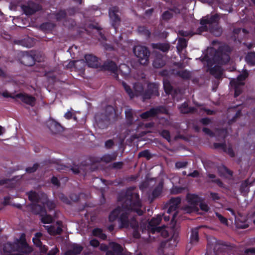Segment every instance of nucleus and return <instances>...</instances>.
<instances>
[{"label": "nucleus", "instance_id": "f257e3e1", "mask_svg": "<svg viewBox=\"0 0 255 255\" xmlns=\"http://www.w3.org/2000/svg\"><path fill=\"white\" fill-rule=\"evenodd\" d=\"M119 206L113 211L109 215V220L114 221L117 218L120 223L121 227H131L136 230L138 228V224L133 217L130 216V213L134 211L139 215L142 214L140 209L141 202L139 195L134 188H130L127 190L123 196L119 198Z\"/></svg>", "mask_w": 255, "mask_h": 255}, {"label": "nucleus", "instance_id": "f03ea898", "mask_svg": "<svg viewBox=\"0 0 255 255\" xmlns=\"http://www.w3.org/2000/svg\"><path fill=\"white\" fill-rule=\"evenodd\" d=\"M122 84L125 91L131 98L135 96H141L143 100H145L150 99L153 96H158L159 95L158 91V85L155 83L149 84L147 86V90L145 91H144L143 87L141 84L136 83L133 86L134 92L125 82H123Z\"/></svg>", "mask_w": 255, "mask_h": 255}, {"label": "nucleus", "instance_id": "7ed1b4c3", "mask_svg": "<svg viewBox=\"0 0 255 255\" xmlns=\"http://www.w3.org/2000/svg\"><path fill=\"white\" fill-rule=\"evenodd\" d=\"M29 199L33 203L32 210L35 214L41 213L43 208L41 204L46 201V195L42 193L30 191L28 193Z\"/></svg>", "mask_w": 255, "mask_h": 255}, {"label": "nucleus", "instance_id": "20e7f679", "mask_svg": "<svg viewBox=\"0 0 255 255\" xmlns=\"http://www.w3.org/2000/svg\"><path fill=\"white\" fill-rule=\"evenodd\" d=\"M133 52L140 64H147L150 52L146 47L141 45L136 46L133 49Z\"/></svg>", "mask_w": 255, "mask_h": 255}, {"label": "nucleus", "instance_id": "39448f33", "mask_svg": "<svg viewBox=\"0 0 255 255\" xmlns=\"http://www.w3.org/2000/svg\"><path fill=\"white\" fill-rule=\"evenodd\" d=\"M228 46H220L214 55L215 60L219 64H225L230 61V57L228 54L225 52Z\"/></svg>", "mask_w": 255, "mask_h": 255}, {"label": "nucleus", "instance_id": "423d86ee", "mask_svg": "<svg viewBox=\"0 0 255 255\" xmlns=\"http://www.w3.org/2000/svg\"><path fill=\"white\" fill-rule=\"evenodd\" d=\"M167 111L163 106H159L153 108L150 110L146 111L140 115L142 119H147L150 117H153L159 114H167Z\"/></svg>", "mask_w": 255, "mask_h": 255}, {"label": "nucleus", "instance_id": "0eeeda50", "mask_svg": "<svg viewBox=\"0 0 255 255\" xmlns=\"http://www.w3.org/2000/svg\"><path fill=\"white\" fill-rule=\"evenodd\" d=\"M220 19V15L218 13L212 15H207L200 20V24L208 25V27L210 28V26H212L217 23H219Z\"/></svg>", "mask_w": 255, "mask_h": 255}, {"label": "nucleus", "instance_id": "6e6552de", "mask_svg": "<svg viewBox=\"0 0 255 255\" xmlns=\"http://www.w3.org/2000/svg\"><path fill=\"white\" fill-rule=\"evenodd\" d=\"M23 12L26 15H31L40 9L38 4L33 2H29L26 5L21 6Z\"/></svg>", "mask_w": 255, "mask_h": 255}, {"label": "nucleus", "instance_id": "1a4fd4ad", "mask_svg": "<svg viewBox=\"0 0 255 255\" xmlns=\"http://www.w3.org/2000/svg\"><path fill=\"white\" fill-rule=\"evenodd\" d=\"M118 8L116 7L111 8L109 10V16L112 26L115 29L120 22V18L117 14Z\"/></svg>", "mask_w": 255, "mask_h": 255}, {"label": "nucleus", "instance_id": "9d476101", "mask_svg": "<svg viewBox=\"0 0 255 255\" xmlns=\"http://www.w3.org/2000/svg\"><path fill=\"white\" fill-rule=\"evenodd\" d=\"M52 166L57 170H67L70 168V170L75 174H78L83 169L81 166H74L70 168L60 163H53Z\"/></svg>", "mask_w": 255, "mask_h": 255}, {"label": "nucleus", "instance_id": "9b49d317", "mask_svg": "<svg viewBox=\"0 0 255 255\" xmlns=\"http://www.w3.org/2000/svg\"><path fill=\"white\" fill-rule=\"evenodd\" d=\"M17 98H19L21 101L24 103L31 106H33L35 103V98L31 96L25 94H17L15 95Z\"/></svg>", "mask_w": 255, "mask_h": 255}, {"label": "nucleus", "instance_id": "f8f14e48", "mask_svg": "<svg viewBox=\"0 0 255 255\" xmlns=\"http://www.w3.org/2000/svg\"><path fill=\"white\" fill-rule=\"evenodd\" d=\"M110 250L107 252V255H122L123 252L122 247L115 243L110 244Z\"/></svg>", "mask_w": 255, "mask_h": 255}, {"label": "nucleus", "instance_id": "ddd939ff", "mask_svg": "<svg viewBox=\"0 0 255 255\" xmlns=\"http://www.w3.org/2000/svg\"><path fill=\"white\" fill-rule=\"evenodd\" d=\"M44 227L51 235L59 234L62 231L61 223L59 222H57L53 226L47 225L45 226Z\"/></svg>", "mask_w": 255, "mask_h": 255}, {"label": "nucleus", "instance_id": "4468645a", "mask_svg": "<svg viewBox=\"0 0 255 255\" xmlns=\"http://www.w3.org/2000/svg\"><path fill=\"white\" fill-rule=\"evenodd\" d=\"M178 40V44L176 45V51L178 54H180L182 51L187 46L188 38L178 37L176 38Z\"/></svg>", "mask_w": 255, "mask_h": 255}, {"label": "nucleus", "instance_id": "2eb2a0df", "mask_svg": "<svg viewBox=\"0 0 255 255\" xmlns=\"http://www.w3.org/2000/svg\"><path fill=\"white\" fill-rule=\"evenodd\" d=\"M86 63L89 67L97 68L99 66V62L96 57L92 55H86L85 56Z\"/></svg>", "mask_w": 255, "mask_h": 255}, {"label": "nucleus", "instance_id": "dca6fc26", "mask_svg": "<svg viewBox=\"0 0 255 255\" xmlns=\"http://www.w3.org/2000/svg\"><path fill=\"white\" fill-rule=\"evenodd\" d=\"M103 66L105 70L113 72L115 77L118 78V69L116 64L114 62L112 61H107L104 63Z\"/></svg>", "mask_w": 255, "mask_h": 255}, {"label": "nucleus", "instance_id": "f3484780", "mask_svg": "<svg viewBox=\"0 0 255 255\" xmlns=\"http://www.w3.org/2000/svg\"><path fill=\"white\" fill-rule=\"evenodd\" d=\"M49 128L51 132L55 134L59 133L63 130L62 126L55 121H51L49 123Z\"/></svg>", "mask_w": 255, "mask_h": 255}, {"label": "nucleus", "instance_id": "a211bd4d", "mask_svg": "<svg viewBox=\"0 0 255 255\" xmlns=\"http://www.w3.org/2000/svg\"><path fill=\"white\" fill-rule=\"evenodd\" d=\"M209 31L216 36H220L222 34L223 30L219 23H217L212 26H210V27L209 28Z\"/></svg>", "mask_w": 255, "mask_h": 255}, {"label": "nucleus", "instance_id": "6ab92c4d", "mask_svg": "<svg viewBox=\"0 0 255 255\" xmlns=\"http://www.w3.org/2000/svg\"><path fill=\"white\" fill-rule=\"evenodd\" d=\"M249 76V73L247 70H245L243 72L242 74H240L236 80L233 79L231 81V82H237L238 84H240L242 85V86L245 85L244 81L248 78Z\"/></svg>", "mask_w": 255, "mask_h": 255}, {"label": "nucleus", "instance_id": "aec40b11", "mask_svg": "<svg viewBox=\"0 0 255 255\" xmlns=\"http://www.w3.org/2000/svg\"><path fill=\"white\" fill-rule=\"evenodd\" d=\"M230 84L231 86L234 88L235 93L234 97L237 98L240 95H241L243 92V86L242 85L237 83V82H230Z\"/></svg>", "mask_w": 255, "mask_h": 255}, {"label": "nucleus", "instance_id": "412c9836", "mask_svg": "<svg viewBox=\"0 0 255 255\" xmlns=\"http://www.w3.org/2000/svg\"><path fill=\"white\" fill-rule=\"evenodd\" d=\"M125 114L127 123L128 125L132 124L133 122L136 120L134 118V112L131 109H127L125 111Z\"/></svg>", "mask_w": 255, "mask_h": 255}, {"label": "nucleus", "instance_id": "4be33fe9", "mask_svg": "<svg viewBox=\"0 0 255 255\" xmlns=\"http://www.w3.org/2000/svg\"><path fill=\"white\" fill-rule=\"evenodd\" d=\"M21 63L24 65L30 66L34 64V60L32 57L28 55H23L21 59Z\"/></svg>", "mask_w": 255, "mask_h": 255}, {"label": "nucleus", "instance_id": "5701e85b", "mask_svg": "<svg viewBox=\"0 0 255 255\" xmlns=\"http://www.w3.org/2000/svg\"><path fill=\"white\" fill-rule=\"evenodd\" d=\"M179 76L184 80H189L191 76V73L187 70L176 71V76Z\"/></svg>", "mask_w": 255, "mask_h": 255}, {"label": "nucleus", "instance_id": "b1692460", "mask_svg": "<svg viewBox=\"0 0 255 255\" xmlns=\"http://www.w3.org/2000/svg\"><path fill=\"white\" fill-rule=\"evenodd\" d=\"M165 61L161 56H157L153 62V66L156 68H160L165 65Z\"/></svg>", "mask_w": 255, "mask_h": 255}, {"label": "nucleus", "instance_id": "393cba45", "mask_svg": "<svg viewBox=\"0 0 255 255\" xmlns=\"http://www.w3.org/2000/svg\"><path fill=\"white\" fill-rule=\"evenodd\" d=\"M252 183L249 182V179H246L244 181L240 186V191L242 193H248L249 192V186L251 185Z\"/></svg>", "mask_w": 255, "mask_h": 255}, {"label": "nucleus", "instance_id": "a878e982", "mask_svg": "<svg viewBox=\"0 0 255 255\" xmlns=\"http://www.w3.org/2000/svg\"><path fill=\"white\" fill-rule=\"evenodd\" d=\"M119 71L123 76H127L130 73V68L126 64H123L120 65L118 71Z\"/></svg>", "mask_w": 255, "mask_h": 255}, {"label": "nucleus", "instance_id": "bb28decb", "mask_svg": "<svg viewBox=\"0 0 255 255\" xmlns=\"http://www.w3.org/2000/svg\"><path fill=\"white\" fill-rule=\"evenodd\" d=\"M152 46L154 49H159L163 52H165L169 49V45L167 43L152 44Z\"/></svg>", "mask_w": 255, "mask_h": 255}, {"label": "nucleus", "instance_id": "cd10ccee", "mask_svg": "<svg viewBox=\"0 0 255 255\" xmlns=\"http://www.w3.org/2000/svg\"><path fill=\"white\" fill-rule=\"evenodd\" d=\"M199 241V234L197 229L192 230L191 237L190 243L192 244H196Z\"/></svg>", "mask_w": 255, "mask_h": 255}, {"label": "nucleus", "instance_id": "c85d7f7f", "mask_svg": "<svg viewBox=\"0 0 255 255\" xmlns=\"http://www.w3.org/2000/svg\"><path fill=\"white\" fill-rule=\"evenodd\" d=\"M187 199L189 203L193 205H197L199 200V197L195 194H188Z\"/></svg>", "mask_w": 255, "mask_h": 255}, {"label": "nucleus", "instance_id": "c756f323", "mask_svg": "<svg viewBox=\"0 0 255 255\" xmlns=\"http://www.w3.org/2000/svg\"><path fill=\"white\" fill-rule=\"evenodd\" d=\"M161 216L160 215L157 216L155 218H153L151 221H150L149 224L150 226H151L152 228L151 229V231L152 232V229L153 228H157V225H158L161 221Z\"/></svg>", "mask_w": 255, "mask_h": 255}, {"label": "nucleus", "instance_id": "7c9ffc66", "mask_svg": "<svg viewBox=\"0 0 255 255\" xmlns=\"http://www.w3.org/2000/svg\"><path fill=\"white\" fill-rule=\"evenodd\" d=\"M163 86L165 93L167 94H171L172 95V93L174 92L173 88L168 80H163Z\"/></svg>", "mask_w": 255, "mask_h": 255}, {"label": "nucleus", "instance_id": "2f4dec72", "mask_svg": "<svg viewBox=\"0 0 255 255\" xmlns=\"http://www.w3.org/2000/svg\"><path fill=\"white\" fill-rule=\"evenodd\" d=\"M117 157V154L116 153H113L111 154H107L104 155L102 159L103 161L106 163H109L113 160L116 159Z\"/></svg>", "mask_w": 255, "mask_h": 255}, {"label": "nucleus", "instance_id": "473e14b6", "mask_svg": "<svg viewBox=\"0 0 255 255\" xmlns=\"http://www.w3.org/2000/svg\"><path fill=\"white\" fill-rule=\"evenodd\" d=\"M193 35L192 31L179 30L178 32V37L181 36L184 38H188Z\"/></svg>", "mask_w": 255, "mask_h": 255}, {"label": "nucleus", "instance_id": "72a5a7b5", "mask_svg": "<svg viewBox=\"0 0 255 255\" xmlns=\"http://www.w3.org/2000/svg\"><path fill=\"white\" fill-rule=\"evenodd\" d=\"M155 232L160 233L161 235L164 238L168 237V232L163 227L153 228L152 233H154Z\"/></svg>", "mask_w": 255, "mask_h": 255}, {"label": "nucleus", "instance_id": "f704fd0d", "mask_svg": "<svg viewBox=\"0 0 255 255\" xmlns=\"http://www.w3.org/2000/svg\"><path fill=\"white\" fill-rule=\"evenodd\" d=\"M32 240L34 244L36 246L40 247V251L42 253H45L47 251V249L45 246H42V243L39 239L33 238Z\"/></svg>", "mask_w": 255, "mask_h": 255}, {"label": "nucleus", "instance_id": "c9c22d12", "mask_svg": "<svg viewBox=\"0 0 255 255\" xmlns=\"http://www.w3.org/2000/svg\"><path fill=\"white\" fill-rule=\"evenodd\" d=\"M93 234L95 236L98 237L103 240L106 238V235L104 234L102 230L100 229H95L93 231Z\"/></svg>", "mask_w": 255, "mask_h": 255}, {"label": "nucleus", "instance_id": "e433bc0d", "mask_svg": "<svg viewBox=\"0 0 255 255\" xmlns=\"http://www.w3.org/2000/svg\"><path fill=\"white\" fill-rule=\"evenodd\" d=\"M208 177L209 178H211L212 179V182L216 183L220 187L223 186V183L222 181L219 178L216 179V176L215 174H209L208 175Z\"/></svg>", "mask_w": 255, "mask_h": 255}, {"label": "nucleus", "instance_id": "4c0bfd02", "mask_svg": "<svg viewBox=\"0 0 255 255\" xmlns=\"http://www.w3.org/2000/svg\"><path fill=\"white\" fill-rule=\"evenodd\" d=\"M41 205L43 208V211L41 213H40L41 214L45 212L44 207L45 206H46L50 210L54 209L55 206V204L52 201H49L47 200V197L46 201H45L44 204H41Z\"/></svg>", "mask_w": 255, "mask_h": 255}, {"label": "nucleus", "instance_id": "58836bf2", "mask_svg": "<svg viewBox=\"0 0 255 255\" xmlns=\"http://www.w3.org/2000/svg\"><path fill=\"white\" fill-rule=\"evenodd\" d=\"M247 60L253 65H255V52H252L246 57Z\"/></svg>", "mask_w": 255, "mask_h": 255}, {"label": "nucleus", "instance_id": "ea45409f", "mask_svg": "<svg viewBox=\"0 0 255 255\" xmlns=\"http://www.w3.org/2000/svg\"><path fill=\"white\" fill-rule=\"evenodd\" d=\"M97 125L99 128H106L108 125L109 124V120L106 119L105 120L103 121L102 120L98 121L97 120Z\"/></svg>", "mask_w": 255, "mask_h": 255}, {"label": "nucleus", "instance_id": "a19ab883", "mask_svg": "<svg viewBox=\"0 0 255 255\" xmlns=\"http://www.w3.org/2000/svg\"><path fill=\"white\" fill-rule=\"evenodd\" d=\"M85 64V62L83 60L75 61V68L79 70H83Z\"/></svg>", "mask_w": 255, "mask_h": 255}, {"label": "nucleus", "instance_id": "79ce46f5", "mask_svg": "<svg viewBox=\"0 0 255 255\" xmlns=\"http://www.w3.org/2000/svg\"><path fill=\"white\" fill-rule=\"evenodd\" d=\"M213 147L215 149H221L223 151L226 149V143L224 142L223 143L215 142L213 143Z\"/></svg>", "mask_w": 255, "mask_h": 255}, {"label": "nucleus", "instance_id": "37998d69", "mask_svg": "<svg viewBox=\"0 0 255 255\" xmlns=\"http://www.w3.org/2000/svg\"><path fill=\"white\" fill-rule=\"evenodd\" d=\"M201 26L199 27L197 29V33L201 34L203 32L209 31V27L207 24H201Z\"/></svg>", "mask_w": 255, "mask_h": 255}, {"label": "nucleus", "instance_id": "c03bdc74", "mask_svg": "<svg viewBox=\"0 0 255 255\" xmlns=\"http://www.w3.org/2000/svg\"><path fill=\"white\" fill-rule=\"evenodd\" d=\"M174 201H175L174 198H172L170 200L171 203H170L169 208L167 210V213L169 214H170L172 212H173L175 211V205L174 203Z\"/></svg>", "mask_w": 255, "mask_h": 255}, {"label": "nucleus", "instance_id": "a18cd8bd", "mask_svg": "<svg viewBox=\"0 0 255 255\" xmlns=\"http://www.w3.org/2000/svg\"><path fill=\"white\" fill-rule=\"evenodd\" d=\"M138 31L144 34L147 37H149L150 34L149 31L143 26L138 27Z\"/></svg>", "mask_w": 255, "mask_h": 255}, {"label": "nucleus", "instance_id": "49530a36", "mask_svg": "<svg viewBox=\"0 0 255 255\" xmlns=\"http://www.w3.org/2000/svg\"><path fill=\"white\" fill-rule=\"evenodd\" d=\"M41 221L43 223L48 224L52 222V218L49 215H42Z\"/></svg>", "mask_w": 255, "mask_h": 255}, {"label": "nucleus", "instance_id": "de8ad7c7", "mask_svg": "<svg viewBox=\"0 0 255 255\" xmlns=\"http://www.w3.org/2000/svg\"><path fill=\"white\" fill-rule=\"evenodd\" d=\"M216 215L222 224L224 225L228 224V220L226 218H225L224 216H223L219 213H216Z\"/></svg>", "mask_w": 255, "mask_h": 255}, {"label": "nucleus", "instance_id": "09e8293b", "mask_svg": "<svg viewBox=\"0 0 255 255\" xmlns=\"http://www.w3.org/2000/svg\"><path fill=\"white\" fill-rule=\"evenodd\" d=\"M223 151L227 153L231 157H234L235 156V153L231 146H229L228 147L226 146V149L224 150Z\"/></svg>", "mask_w": 255, "mask_h": 255}, {"label": "nucleus", "instance_id": "8fccbe9b", "mask_svg": "<svg viewBox=\"0 0 255 255\" xmlns=\"http://www.w3.org/2000/svg\"><path fill=\"white\" fill-rule=\"evenodd\" d=\"M138 156L139 157H146L147 159H149L151 157L150 153L147 150H145L143 151L140 152L138 153Z\"/></svg>", "mask_w": 255, "mask_h": 255}, {"label": "nucleus", "instance_id": "3c124183", "mask_svg": "<svg viewBox=\"0 0 255 255\" xmlns=\"http://www.w3.org/2000/svg\"><path fill=\"white\" fill-rule=\"evenodd\" d=\"M199 122L204 126H207L212 123L211 120L209 118H202Z\"/></svg>", "mask_w": 255, "mask_h": 255}, {"label": "nucleus", "instance_id": "603ef678", "mask_svg": "<svg viewBox=\"0 0 255 255\" xmlns=\"http://www.w3.org/2000/svg\"><path fill=\"white\" fill-rule=\"evenodd\" d=\"M180 111L183 114H187L186 111H188L189 106L186 103H183L179 108Z\"/></svg>", "mask_w": 255, "mask_h": 255}, {"label": "nucleus", "instance_id": "864d4df0", "mask_svg": "<svg viewBox=\"0 0 255 255\" xmlns=\"http://www.w3.org/2000/svg\"><path fill=\"white\" fill-rule=\"evenodd\" d=\"M38 167V165L37 164H34L33 165L32 167H29L26 169V171L28 173H33L35 172Z\"/></svg>", "mask_w": 255, "mask_h": 255}, {"label": "nucleus", "instance_id": "5fc2aeb1", "mask_svg": "<svg viewBox=\"0 0 255 255\" xmlns=\"http://www.w3.org/2000/svg\"><path fill=\"white\" fill-rule=\"evenodd\" d=\"M162 191V187L161 186H159L156 187L153 191L152 195L154 197L158 196Z\"/></svg>", "mask_w": 255, "mask_h": 255}, {"label": "nucleus", "instance_id": "6e6d98bb", "mask_svg": "<svg viewBox=\"0 0 255 255\" xmlns=\"http://www.w3.org/2000/svg\"><path fill=\"white\" fill-rule=\"evenodd\" d=\"M161 135L168 141L169 142L170 141V136L168 131L165 130H163L161 133Z\"/></svg>", "mask_w": 255, "mask_h": 255}, {"label": "nucleus", "instance_id": "4d7b16f0", "mask_svg": "<svg viewBox=\"0 0 255 255\" xmlns=\"http://www.w3.org/2000/svg\"><path fill=\"white\" fill-rule=\"evenodd\" d=\"M188 164V162L186 161L176 162V168L185 167Z\"/></svg>", "mask_w": 255, "mask_h": 255}, {"label": "nucleus", "instance_id": "13d9d810", "mask_svg": "<svg viewBox=\"0 0 255 255\" xmlns=\"http://www.w3.org/2000/svg\"><path fill=\"white\" fill-rule=\"evenodd\" d=\"M210 196L214 201L219 200L220 199V197L217 193L211 192L210 193Z\"/></svg>", "mask_w": 255, "mask_h": 255}, {"label": "nucleus", "instance_id": "bf43d9fd", "mask_svg": "<svg viewBox=\"0 0 255 255\" xmlns=\"http://www.w3.org/2000/svg\"><path fill=\"white\" fill-rule=\"evenodd\" d=\"M173 14L171 13V11H166L162 14V18L164 19L167 20L171 18Z\"/></svg>", "mask_w": 255, "mask_h": 255}, {"label": "nucleus", "instance_id": "052dcab7", "mask_svg": "<svg viewBox=\"0 0 255 255\" xmlns=\"http://www.w3.org/2000/svg\"><path fill=\"white\" fill-rule=\"evenodd\" d=\"M202 130L204 132H205L206 134L210 135V136H214V132L209 128H203Z\"/></svg>", "mask_w": 255, "mask_h": 255}, {"label": "nucleus", "instance_id": "680f3d73", "mask_svg": "<svg viewBox=\"0 0 255 255\" xmlns=\"http://www.w3.org/2000/svg\"><path fill=\"white\" fill-rule=\"evenodd\" d=\"M201 110L206 112V113L208 115H213L215 114V111H214L213 110L208 109L206 108H201Z\"/></svg>", "mask_w": 255, "mask_h": 255}, {"label": "nucleus", "instance_id": "e2e57ef3", "mask_svg": "<svg viewBox=\"0 0 255 255\" xmlns=\"http://www.w3.org/2000/svg\"><path fill=\"white\" fill-rule=\"evenodd\" d=\"M200 208L201 210L204 212H208L209 209L208 205L204 203H201L200 204Z\"/></svg>", "mask_w": 255, "mask_h": 255}, {"label": "nucleus", "instance_id": "0e129e2a", "mask_svg": "<svg viewBox=\"0 0 255 255\" xmlns=\"http://www.w3.org/2000/svg\"><path fill=\"white\" fill-rule=\"evenodd\" d=\"M65 12L64 11H60L56 15V19L57 20H61L62 18L65 17Z\"/></svg>", "mask_w": 255, "mask_h": 255}, {"label": "nucleus", "instance_id": "69168bd1", "mask_svg": "<svg viewBox=\"0 0 255 255\" xmlns=\"http://www.w3.org/2000/svg\"><path fill=\"white\" fill-rule=\"evenodd\" d=\"M241 114H242L241 111L240 110H238L236 112L235 115L234 116V117L232 118V121L233 122H235L236 121V120L241 116Z\"/></svg>", "mask_w": 255, "mask_h": 255}, {"label": "nucleus", "instance_id": "338daca9", "mask_svg": "<svg viewBox=\"0 0 255 255\" xmlns=\"http://www.w3.org/2000/svg\"><path fill=\"white\" fill-rule=\"evenodd\" d=\"M105 146L108 148H111L114 145V141L112 139H109L105 142Z\"/></svg>", "mask_w": 255, "mask_h": 255}, {"label": "nucleus", "instance_id": "774afa93", "mask_svg": "<svg viewBox=\"0 0 255 255\" xmlns=\"http://www.w3.org/2000/svg\"><path fill=\"white\" fill-rule=\"evenodd\" d=\"M58 252V249L57 248L54 247L48 252L47 255H55Z\"/></svg>", "mask_w": 255, "mask_h": 255}]
</instances>
